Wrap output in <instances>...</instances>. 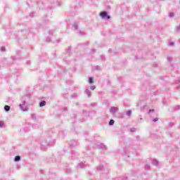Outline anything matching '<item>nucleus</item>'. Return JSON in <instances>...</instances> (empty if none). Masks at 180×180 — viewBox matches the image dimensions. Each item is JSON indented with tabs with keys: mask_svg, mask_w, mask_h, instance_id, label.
Returning a JSON list of instances; mask_svg holds the SVG:
<instances>
[{
	"mask_svg": "<svg viewBox=\"0 0 180 180\" xmlns=\"http://www.w3.org/2000/svg\"><path fill=\"white\" fill-rule=\"evenodd\" d=\"M20 110L22 112H27L29 110V103H26V101L22 98L21 103L19 105Z\"/></svg>",
	"mask_w": 180,
	"mask_h": 180,
	"instance_id": "f257e3e1",
	"label": "nucleus"
},
{
	"mask_svg": "<svg viewBox=\"0 0 180 180\" xmlns=\"http://www.w3.org/2000/svg\"><path fill=\"white\" fill-rule=\"evenodd\" d=\"M72 29H74L75 32L79 34V36H82L84 32L79 30H78V24L77 22H74L72 25Z\"/></svg>",
	"mask_w": 180,
	"mask_h": 180,
	"instance_id": "f03ea898",
	"label": "nucleus"
},
{
	"mask_svg": "<svg viewBox=\"0 0 180 180\" xmlns=\"http://www.w3.org/2000/svg\"><path fill=\"white\" fill-rule=\"evenodd\" d=\"M100 16L102 19H110V15H108V12L106 11L100 13Z\"/></svg>",
	"mask_w": 180,
	"mask_h": 180,
	"instance_id": "7ed1b4c3",
	"label": "nucleus"
},
{
	"mask_svg": "<svg viewBox=\"0 0 180 180\" xmlns=\"http://www.w3.org/2000/svg\"><path fill=\"white\" fill-rule=\"evenodd\" d=\"M118 110V108L116 107H111L110 108V113H111L112 115H115V113H116Z\"/></svg>",
	"mask_w": 180,
	"mask_h": 180,
	"instance_id": "20e7f679",
	"label": "nucleus"
},
{
	"mask_svg": "<svg viewBox=\"0 0 180 180\" xmlns=\"http://www.w3.org/2000/svg\"><path fill=\"white\" fill-rule=\"evenodd\" d=\"M98 148L101 150H106V146L103 143H100L99 145H98Z\"/></svg>",
	"mask_w": 180,
	"mask_h": 180,
	"instance_id": "39448f33",
	"label": "nucleus"
},
{
	"mask_svg": "<svg viewBox=\"0 0 180 180\" xmlns=\"http://www.w3.org/2000/svg\"><path fill=\"white\" fill-rule=\"evenodd\" d=\"M85 94L87 95L88 98H91V91H89V89H86Z\"/></svg>",
	"mask_w": 180,
	"mask_h": 180,
	"instance_id": "423d86ee",
	"label": "nucleus"
},
{
	"mask_svg": "<svg viewBox=\"0 0 180 180\" xmlns=\"http://www.w3.org/2000/svg\"><path fill=\"white\" fill-rule=\"evenodd\" d=\"M152 164H153V165H155V167H158V165L160 164V162H158L157 160H153L152 161Z\"/></svg>",
	"mask_w": 180,
	"mask_h": 180,
	"instance_id": "0eeeda50",
	"label": "nucleus"
},
{
	"mask_svg": "<svg viewBox=\"0 0 180 180\" xmlns=\"http://www.w3.org/2000/svg\"><path fill=\"white\" fill-rule=\"evenodd\" d=\"M43 106H46V101H43L39 103V107L43 108Z\"/></svg>",
	"mask_w": 180,
	"mask_h": 180,
	"instance_id": "6e6552de",
	"label": "nucleus"
},
{
	"mask_svg": "<svg viewBox=\"0 0 180 180\" xmlns=\"http://www.w3.org/2000/svg\"><path fill=\"white\" fill-rule=\"evenodd\" d=\"M4 110H5L6 112H9V111L11 110V106H9V105H5V106H4Z\"/></svg>",
	"mask_w": 180,
	"mask_h": 180,
	"instance_id": "1a4fd4ad",
	"label": "nucleus"
},
{
	"mask_svg": "<svg viewBox=\"0 0 180 180\" xmlns=\"http://www.w3.org/2000/svg\"><path fill=\"white\" fill-rule=\"evenodd\" d=\"M31 117L33 120H36V119H37V115H36V114H31Z\"/></svg>",
	"mask_w": 180,
	"mask_h": 180,
	"instance_id": "9d476101",
	"label": "nucleus"
},
{
	"mask_svg": "<svg viewBox=\"0 0 180 180\" xmlns=\"http://www.w3.org/2000/svg\"><path fill=\"white\" fill-rule=\"evenodd\" d=\"M20 160V157L19 155L15 156L14 158V161L15 162H18V161H19Z\"/></svg>",
	"mask_w": 180,
	"mask_h": 180,
	"instance_id": "9b49d317",
	"label": "nucleus"
},
{
	"mask_svg": "<svg viewBox=\"0 0 180 180\" xmlns=\"http://www.w3.org/2000/svg\"><path fill=\"white\" fill-rule=\"evenodd\" d=\"M115 124V120H110L109 122V126H113Z\"/></svg>",
	"mask_w": 180,
	"mask_h": 180,
	"instance_id": "f8f14e48",
	"label": "nucleus"
},
{
	"mask_svg": "<svg viewBox=\"0 0 180 180\" xmlns=\"http://www.w3.org/2000/svg\"><path fill=\"white\" fill-rule=\"evenodd\" d=\"M125 115H127V116H131V110L127 111Z\"/></svg>",
	"mask_w": 180,
	"mask_h": 180,
	"instance_id": "ddd939ff",
	"label": "nucleus"
},
{
	"mask_svg": "<svg viewBox=\"0 0 180 180\" xmlns=\"http://www.w3.org/2000/svg\"><path fill=\"white\" fill-rule=\"evenodd\" d=\"M89 84H94V78L89 77Z\"/></svg>",
	"mask_w": 180,
	"mask_h": 180,
	"instance_id": "4468645a",
	"label": "nucleus"
},
{
	"mask_svg": "<svg viewBox=\"0 0 180 180\" xmlns=\"http://www.w3.org/2000/svg\"><path fill=\"white\" fill-rule=\"evenodd\" d=\"M129 131H131V133H135V131H136V128H131L129 129Z\"/></svg>",
	"mask_w": 180,
	"mask_h": 180,
	"instance_id": "2eb2a0df",
	"label": "nucleus"
},
{
	"mask_svg": "<svg viewBox=\"0 0 180 180\" xmlns=\"http://www.w3.org/2000/svg\"><path fill=\"white\" fill-rule=\"evenodd\" d=\"M98 171H102V169H103V165H100L97 167Z\"/></svg>",
	"mask_w": 180,
	"mask_h": 180,
	"instance_id": "dca6fc26",
	"label": "nucleus"
},
{
	"mask_svg": "<svg viewBox=\"0 0 180 180\" xmlns=\"http://www.w3.org/2000/svg\"><path fill=\"white\" fill-rule=\"evenodd\" d=\"M169 18H174V17L175 16V13H169Z\"/></svg>",
	"mask_w": 180,
	"mask_h": 180,
	"instance_id": "f3484780",
	"label": "nucleus"
},
{
	"mask_svg": "<svg viewBox=\"0 0 180 180\" xmlns=\"http://www.w3.org/2000/svg\"><path fill=\"white\" fill-rule=\"evenodd\" d=\"M4 122H2V121H0V129H3V127H4Z\"/></svg>",
	"mask_w": 180,
	"mask_h": 180,
	"instance_id": "a211bd4d",
	"label": "nucleus"
},
{
	"mask_svg": "<svg viewBox=\"0 0 180 180\" xmlns=\"http://www.w3.org/2000/svg\"><path fill=\"white\" fill-rule=\"evenodd\" d=\"M90 89H91V91H95V89H96V86H91L90 87Z\"/></svg>",
	"mask_w": 180,
	"mask_h": 180,
	"instance_id": "6ab92c4d",
	"label": "nucleus"
},
{
	"mask_svg": "<svg viewBox=\"0 0 180 180\" xmlns=\"http://www.w3.org/2000/svg\"><path fill=\"white\" fill-rule=\"evenodd\" d=\"M84 166V163H80L77 165L78 168H82Z\"/></svg>",
	"mask_w": 180,
	"mask_h": 180,
	"instance_id": "aec40b11",
	"label": "nucleus"
},
{
	"mask_svg": "<svg viewBox=\"0 0 180 180\" xmlns=\"http://www.w3.org/2000/svg\"><path fill=\"white\" fill-rule=\"evenodd\" d=\"M167 60H168V61H172V57L168 56Z\"/></svg>",
	"mask_w": 180,
	"mask_h": 180,
	"instance_id": "412c9836",
	"label": "nucleus"
},
{
	"mask_svg": "<svg viewBox=\"0 0 180 180\" xmlns=\"http://www.w3.org/2000/svg\"><path fill=\"white\" fill-rule=\"evenodd\" d=\"M168 46H174V42L169 41V42L168 43Z\"/></svg>",
	"mask_w": 180,
	"mask_h": 180,
	"instance_id": "4be33fe9",
	"label": "nucleus"
},
{
	"mask_svg": "<svg viewBox=\"0 0 180 180\" xmlns=\"http://www.w3.org/2000/svg\"><path fill=\"white\" fill-rule=\"evenodd\" d=\"M67 53H68V54H70V53H71V47L68 48Z\"/></svg>",
	"mask_w": 180,
	"mask_h": 180,
	"instance_id": "5701e85b",
	"label": "nucleus"
},
{
	"mask_svg": "<svg viewBox=\"0 0 180 180\" xmlns=\"http://www.w3.org/2000/svg\"><path fill=\"white\" fill-rule=\"evenodd\" d=\"M149 168H150V166L148 165H145V169H149Z\"/></svg>",
	"mask_w": 180,
	"mask_h": 180,
	"instance_id": "b1692460",
	"label": "nucleus"
},
{
	"mask_svg": "<svg viewBox=\"0 0 180 180\" xmlns=\"http://www.w3.org/2000/svg\"><path fill=\"white\" fill-rule=\"evenodd\" d=\"M174 122H169V126H170V127H172V126H174Z\"/></svg>",
	"mask_w": 180,
	"mask_h": 180,
	"instance_id": "393cba45",
	"label": "nucleus"
},
{
	"mask_svg": "<svg viewBox=\"0 0 180 180\" xmlns=\"http://www.w3.org/2000/svg\"><path fill=\"white\" fill-rule=\"evenodd\" d=\"M1 51H5V47L2 46V47L1 48Z\"/></svg>",
	"mask_w": 180,
	"mask_h": 180,
	"instance_id": "a878e982",
	"label": "nucleus"
},
{
	"mask_svg": "<svg viewBox=\"0 0 180 180\" xmlns=\"http://www.w3.org/2000/svg\"><path fill=\"white\" fill-rule=\"evenodd\" d=\"M153 122H158V118L156 117V118L153 119Z\"/></svg>",
	"mask_w": 180,
	"mask_h": 180,
	"instance_id": "bb28decb",
	"label": "nucleus"
},
{
	"mask_svg": "<svg viewBox=\"0 0 180 180\" xmlns=\"http://www.w3.org/2000/svg\"><path fill=\"white\" fill-rule=\"evenodd\" d=\"M151 112H154V110H150L148 111V113H151Z\"/></svg>",
	"mask_w": 180,
	"mask_h": 180,
	"instance_id": "cd10ccee",
	"label": "nucleus"
},
{
	"mask_svg": "<svg viewBox=\"0 0 180 180\" xmlns=\"http://www.w3.org/2000/svg\"><path fill=\"white\" fill-rule=\"evenodd\" d=\"M47 41H50V39H47Z\"/></svg>",
	"mask_w": 180,
	"mask_h": 180,
	"instance_id": "c85d7f7f",
	"label": "nucleus"
},
{
	"mask_svg": "<svg viewBox=\"0 0 180 180\" xmlns=\"http://www.w3.org/2000/svg\"><path fill=\"white\" fill-rule=\"evenodd\" d=\"M72 154H74V151L72 152Z\"/></svg>",
	"mask_w": 180,
	"mask_h": 180,
	"instance_id": "c756f323",
	"label": "nucleus"
}]
</instances>
